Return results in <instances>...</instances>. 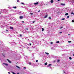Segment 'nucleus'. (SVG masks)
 I'll return each instance as SVG.
<instances>
[{
    "instance_id": "f257e3e1",
    "label": "nucleus",
    "mask_w": 74,
    "mask_h": 74,
    "mask_svg": "<svg viewBox=\"0 0 74 74\" xmlns=\"http://www.w3.org/2000/svg\"><path fill=\"white\" fill-rule=\"evenodd\" d=\"M38 4H39L38 2H36V3H34V5H38Z\"/></svg>"
},
{
    "instance_id": "f03ea898",
    "label": "nucleus",
    "mask_w": 74,
    "mask_h": 74,
    "mask_svg": "<svg viewBox=\"0 0 74 74\" xmlns=\"http://www.w3.org/2000/svg\"><path fill=\"white\" fill-rule=\"evenodd\" d=\"M3 64H5V66H7L8 65V64L5 63H3Z\"/></svg>"
},
{
    "instance_id": "7ed1b4c3",
    "label": "nucleus",
    "mask_w": 74,
    "mask_h": 74,
    "mask_svg": "<svg viewBox=\"0 0 74 74\" xmlns=\"http://www.w3.org/2000/svg\"><path fill=\"white\" fill-rule=\"evenodd\" d=\"M20 19H23V16H20Z\"/></svg>"
},
{
    "instance_id": "20e7f679",
    "label": "nucleus",
    "mask_w": 74,
    "mask_h": 74,
    "mask_svg": "<svg viewBox=\"0 0 74 74\" xmlns=\"http://www.w3.org/2000/svg\"><path fill=\"white\" fill-rule=\"evenodd\" d=\"M10 29H12V30H14V28H13V27H10Z\"/></svg>"
},
{
    "instance_id": "39448f33",
    "label": "nucleus",
    "mask_w": 74,
    "mask_h": 74,
    "mask_svg": "<svg viewBox=\"0 0 74 74\" xmlns=\"http://www.w3.org/2000/svg\"><path fill=\"white\" fill-rule=\"evenodd\" d=\"M48 16V15H47L45 16L44 18H47V17Z\"/></svg>"
},
{
    "instance_id": "423d86ee",
    "label": "nucleus",
    "mask_w": 74,
    "mask_h": 74,
    "mask_svg": "<svg viewBox=\"0 0 74 74\" xmlns=\"http://www.w3.org/2000/svg\"><path fill=\"white\" fill-rule=\"evenodd\" d=\"M52 65L51 64H49L48 66H47V67H49V66H51Z\"/></svg>"
},
{
    "instance_id": "0eeeda50",
    "label": "nucleus",
    "mask_w": 74,
    "mask_h": 74,
    "mask_svg": "<svg viewBox=\"0 0 74 74\" xmlns=\"http://www.w3.org/2000/svg\"><path fill=\"white\" fill-rule=\"evenodd\" d=\"M7 60H8V62H9V63H11V62L9 60H8V59H7Z\"/></svg>"
},
{
    "instance_id": "6e6552de",
    "label": "nucleus",
    "mask_w": 74,
    "mask_h": 74,
    "mask_svg": "<svg viewBox=\"0 0 74 74\" xmlns=\"http://www.w3.org/2000/svg\"><path fill=\"white\" fill-rule=\"evenodd\" d=\"M50 2L51 3H53V0H51V1Z\"/></svg>"
},
{
    "instance_id": "1a4fd4ad",
    "label": "nucleus",
    "mask_w": 74,
    "mask_h": 74,
    "mask_svg": "<svg viewBox=\"0 0 74 74\" xmlns=\"http://www.w3.org/2000/svg\"><path fill=\"white\" fill-rule=\"evenodd\" d=\"M69 15V14H68V13H66L65 14V15L66 16H67V15Z\"/></svg>"
},
{
    "instance_id": "9d476101",
    "label": "nucleus",
    "mask_w": 74,
    "mask_h": 74,
    "mask_svg": "<svg viewBox=\"0 0 74 74\" xmlns=\"http://www.w3.org/2000/svg\"><path fill=\"white\" fill-rule=\"evenodd\" d=\"M42 32H43L44 31V28H42Z\"/></svg>"
},
{
    "instance_id": "9b49d317",
    "label": "nucleus",
    "mask_w": 74,
    "mask_h": 74,
    "mask_svg": "<svg viewBox=\"0 0 74 74\" xmlns=\"http://www.w3.org/2000/svg\"><path fill=\"white\" fill-rule=\"evenodd\" d=\"M61 5H65V4L63 3H61Z\"/></svg>"
},
{
    "instance_id": "f8f14e48",
    "label": "nucleus",
    "mask_w": 74,
    "mask_h": 74,
    "mask_svg": "<svg viewBox=\"0 0 74 74\" xmlns=\"http://www.w3.org/2000/svg\"><path fill=\"white\" fill-rule=\"evenodd\" d=\"M72 3H74V0H72L71 1Z\"/></svg>"
},
{
    "instance_id": "ddd939ff",
    "label": "nucleus",
    "mask_w": 74,
    "mask_h": 74,
    "mask_svg": "<svg viewBox=\"0 0 74 74\" xmlns=\"http://www.w3.org/2000/svg\"><path fill=\"white\" fill-rule=\"evenodd\" d=\"M16 66V67H17V68H18V69L20 68V67L18 66Z\"/></svg>"
},
{
    "instance_id": "4468645a",
    "label": "nucleus",
    "mask_w": 74,
    "mask_h": 74,
    "mask_svg": "<svg viewBox=\"0 0 74 74\" xmlns=\"http://www.w3.org/2000/svg\"><path fill=\"white\" fill-rule=\"evenodd\" d=\"M69 58L70 60H71V59H72V58L70 57H69Z\"/></svg>"
},
{
    "instance_id": "2eb2a0df",
    "label": "nucleus",
    "mask_w": 74,
    "mask_h": 74,
    "mask_svg": "<svg viewBox=\"0 0 74 74\" xmlns=\"http://www.w3.org/2000/svg\"><path fill=\"white\" fill-rule=\"evenodd\" d=\"M46 54H47V55H49V53H47L45 52Z\"/></svg>"
},
{
    "instance_id": "dca6fc26",
    "label": "nucleus",
    "mask_w": 74,
    "mask_h": 74,
    "mask_svg": "<svg viewBox=\"0 0 74 74\" xmlns=\"http://www.w3.org/2000/svg\"><path fill=\"white\" fill-rule=\"evenodd\" d=\"M47 62H46L45 63V65H47Z\"/></svg>"
},
{
    "instance_id": "f3484780",
    "label": "nucleus",
    "mask_w": 74,
    "mask_h": 74,
    "mask_svg": "<svg viewBox=\"0 0 74 74\" xmlns=\"http://www.w3.org/2000/svg\"><path fill=\"white\" fill-rule=\"evenodd\" d=\"M13 8H14L15 9L16 8V7H13Z\"/></svg>"
},
{
    "instance_id": "a211bd4d",
    "label": "nucleus",
    "mask_w": 74,
    "mask_h": 74,
    "mask_svg": "<svg viewBox=\"0 0 74 74\" xmlns=\"http://www.w3.org/2000/svg\"><path fill=\"white\" fill-rule=\"evenodd\" d=\"M56 43H59V41H57L56 42Z\"/></svg>"
},
{
    "instance_id": "6ab92c4d",
    "label": "nucleus",
    "mask_w": 74,
    "mask_h": 74,
    "mask_svg": "<svg viewBox=\"0 0 74 74\" xmlns=\"http://www.w3.org/2000/svg\"><path fill=\"white\" fill-rule=\"evenodd\" d=\"M21 4H23V5H25V3H21Z\"/></svg>"
},
{
    "instance_id": "aec40b11",
    "label": "nucleus",
    "mask_w": 74,
    "mask_h": 74,
    "mask_svg": "<svg viewBox=\"0 0 74 74\" xmlns=\"http://www.w3.org/2000/svg\"><path fill=\"white\" fill-rule=\"evenodd\" d=\"M65 19V18H62L61 19V20H64Z\"/></svg>"
},
{
    "instance_id": "412c9836",
    "label": "nucleus",
    "mask_w": 74,
    "mask_h": 74,
    "mask_svg": "<svg viewBox=\"0 0 74 74\" xmlns=\"http://www.w3.org/2000/svg\"><path fill=\"white\" fill-rule=\"evenodd\" d=\"M30 14L31 15H33V13H30Z\"/></svg>"
},
{
    "instance_id": "4be33fe9",
    "label": "nucleus",
    "mask_w": 74,
    "mask_h": 74,
    "mask_svg": "<svg viewBox=\"0 0 74 74\" xmlns=\"http://www.w3.org/2000/svg\"><path fill=\"white\" fill-rule=\"evenodd\" d=\"M57 62H60V60H58Z\"/></svg>"
},
{
    "instance_id": "5701e85b",
    "label": "nucleus",
    "mask_w": 74,
    "mask_h": 74,
    "mask_svg": "<svg viewBox=\"0 0 74 74\" xmlns=\"http://www.w3.org/2000/svg\"><path fill=\"white\" fill-rule=\"evenodd\" d=\"M72 22H74V20H73L72 21Z\"/></svg>"
},
{
    "instance_id": "b1692460",
    "label": "nucleus",
    "mask_w": 74,
    "mask_h": 74,
    "mask_svg": "<svg viewBox=\"0 0 74 74\" xmlns=\"http://www.w3.org/2000/svg\"><path fill=\"white\" fill-rule=\"evenodd\" d=\"M12 73L13 74H15V73L13 72H12Z\"/></svg>"
},
{
    "instance_id": "393cba45",
    "label": "nucleus",
    "mask_w": 74,
    "mask_h": 74,
    "mask_svg": "<svg viewBox=\"0 0 74 74\" xmlns=\"http://www.w3.org/2000/svg\"><path fill=\"white\" fill-rule=\"evenodd\" d=\"M49 19H51V17H49Z\"/></svg>"
},
{
    "instance_id": "a878e982",
    "label": "nucleus",
    "mask_w": 74,
    "mask_h": 74,
    "mask_svg": "<svg viewBox=\"0 0 74 74\" xmlns=\"http://www.w3.org/2000/svg\"><path fill=\"white\" fill-rule=\"evenodd\" d=\"M36 63L38 62V60H36Z\"/></svg>"
},
{
    "instance_id": "bb28decb",
    "label": "nucleus",
    "mask_w": 74,
    "mask_h": 74,
    "mask_svg": "<svg viewBox=\"0 0 74 74\" xmlns=\"http://www.w3.org/2000/svg\"><path fill=\"white\" fill-rule=\"evenodd\" d=\"M67 18H69V16H68L67 17Z\"/></svg>"
},
{
    "instance_id": "cd10ccee",
    "label": "nucleus",
    "mask_w": 74,
    "mask_h": 74,
    "mask_svg": "<svg viewBox=\"0 0 74 74\" xmlns=\"http://www.w3.org/2000/svg\"><path fill=\"white\" fill-rule=\"evenodd\" d=\"M71 14H73L74 15V13L73 12H71Z\"/></svg>"
},
{
    "instance_id": "c85d7f7f",
    "label": "nucleus",
    "mask_w": 74,
    "mask_h": 74,
    "mask_svg": "<svg viewBox=\"0 0 74 74\" xmlns=\"http://www.w3.org/2000/svg\"><path fill=\"white\" fill-rule=\"evenodd\" d=\"M68 42H69V43L71 42V41H68Z\"/></svg>"
},
{
    "instance_id": "c756f323",
    "label": "nucleus",
    "mask_w": 74,
    "mask_h": 74,
    "mask_svg": "<svg viewBox=\"0 0 74 74\" xmlns=\"http://www.w3.org/2000/svg\"><path fill=\"white\" fill-rule=\"evenodd\" d=\"M51 44H53V42H51Z\"/></svg>"
},
{
    "instance_id": "7c9ffc66",
    "label": "nucleus",
    "mask_w": 74,
    "mask_h": 74,
    "mask_svg": "<svg viewBox=\"0 0 74 74\" xmlns=\"http://www.w3.org/2000/svg\"><path fill=\"white\" fill-rule=\"evenodd\" d=\"M20 37H22V35H21V34H20Z\"/></svg>"
},
{
    "instance_id": "2f4dec72",
    "label": "nucleus",
    "mask_w": 74,
    "mask_h": 74,
    "mask_svg": "<svg viewBox=\"0 0 74 74\" xmlns=\"http://www.w3.org/2000/svg\"><path fill=\"white\" fill-rule=\"evenodd\" d=\"M62 33V32H60V34H61Z\"/></svg>"
},
{
    "instance_id": "473e14b6",
    "label": "nucleus",
    "mask_w": 74,
    "mask_h": 74,
    "mask_svg": "<svg viewBox=\"0 0 74 74\" xmlns=\"http://www.w3.org/2000/svg\"><path fill=\"white\" fill-rule=\"evenodd\" d=\"M64 74H66V72H65V71H64Z\"/></svg>"
},
{
    "instance_id": "72a5a7b5",
    "label": "nucleus",
    "mask_w": 74,
    "mask_h": 74,
    "mask_svg": "<svg viewBox=\"0 0 74 74\" xmlns=\"http://www.w3.org/2000/svg\"><path fill=\"white\" fill-rule=\"evenodd\" d=\"M38 12H40V10L38 11Z\"/></svg>"
},
{
    "instance_id": "f704fd0d",
    "label": "nucleus",
    "mask_w": 74,
    "mask_h": 74,
    "mask_svg": "<svg viewBox=\"0 0 74 74\" xmlns=\"http://www.w3.org/2000/svg\"><path fill=\"white\" fill-rule=\"evenodd\" d=\"M6 32H8V30H7V29H6Z\"/></svg>"
},
{
    "instance_id": "c9c22d12",
    "label": "nucleus",
    "mask_w": 74,
    "mask_h": 74,
    "mask_svg": "<svg viewBox=\"0 0 74 74\" xmlns=\"http://www.w3.org/2000/svg\"><path fill=\"white\" fill-rule=\"evenodd\" d=\"M22 23H24V21H22Z\"/></svg>"
},
{
    "instance_id": "e433bc0d",
    "label": "nucleus",
    "mask_w": 74,
    "mask_h": 74,
    "mask_svg": "<svg viewBox=\"0 0 74 74\" xmlns=\"http://www.w3.org/2000/svg\"><path fill=\"white\" fill-rule=\"evenodd\" d=\"M26 30H28V28H26Z\"/></svg>"
},
{
    "instance_id": "4c0bfd02",
    "label": "nucleus",
    "mask_w": 74,
    "mask_h": 74,
    "mask_svg": "<svg viewBox=\"0 0 74 74\" xmlns=\"http://www.w3.org/2000/svg\"><path fill=\"white\" fill-rule=\"evenodd\" d=\"M19 0H17V2H19Z\"/></svg>"
},
{
    "instance_id": "58836bf2",
    "label": "nucleus",
    "mask_w": 74,
    "mask_h": 74,
    "mask_svg": "<svg viewBox=\"0 0 74 74\" xmlns=\"http://www.w3.org/2000/svg\"><path fill=\"white\" fill-rule=\"evenodd\" d=\"M62 28H63V27H61L60 28V29H62Z\"/></svg>"
},
{
    "instance_id": "ea45409f",
    "label": "nucleus",
    "mask_w": 74,
    "mask_h": 74,
    "mask_svg": "<svg viewBox=\"0 0 74 74\" xmlns=\"http://www.w3.org/2000/svg\"><path fill=\"white\" fill-rule=\"evenodd\" d=\"M23 69H26V67H24L23 68Z\"/></svg>"
},
{
    "instance_id": "a19ab883",
    "label": "nucleus",
    "mask_w": 74,
    "mask_h": 74,
    "mask_svg": "<svg viewBox=\"0 0 74 74\" xmlns=\"http://www.w3.org/2000/svg\"><path fill=\"white\" fill-rule=\"evenodd\" d=\"M29 45H32V44L31 43L29 44Z\"/></svg>"
},
{
    "instance_id": "79ce46f5",
    "label": "nucleus",
    "mask_w": 74,
    "mask_h": 74,
    "mask_svg": "<svg viewBox=\"0 0 74 74\" xmlns=\"http://www.w3.org/2000/svg\"><path fill=\"white\" fill-rule=\"evenodd\" d=\"M8 73L9 74H10V73L9 72H8Z\"/></svg>"
},
{
    "instance_id": "37998d69",
    "label": "nucleus",
    "mask_w": 74,
    "mask_h": 74,
    "mask_svg": "<svg viewBox=\"0 0 74 74\" xmlns=\"http://www.w3.org/2000/svg\"><path fill=\"white\" fill-rule=\"evenodd\" d=\"M32 22H33V23H34V22H35V21H33Z\"/></svg>"
},
{
    "instance_id": "c03bdc74",
    "label": "nucleus",
    "mask_w": 74,
    "mask_h": 74,
    "mask_svg": "<svg viewBox=\"0 0 74 74\" xmlns=\"http://www.w3.org/2000/svg\"><path fill=\"white\" fill-rule=\"evenodd\" d=\"M58 1H60V0H58Z\"/></svg>"
},
{
    "instance_id": "a18cd8bd",
    "label": "nucleus",
    "mask_w": 74,
    "mask_h": 74,
    "mask_svg": "<svg viewBox=\"0 0 74 74\" xmlns=\"http://www.w3.org/2000/svg\"><path fill=\"white\" fill-rule=\"evenodd\" d=\"M29 64H31V62H29Z\"/></svg>"
},
{
    "instance_id": "49530a36",
    "label": "nucleus",
    "mask_w": 74,
    "mask_h": 74,
    "mask_svg": "<svg viewBox=\"0 0 74 74\" xmlns=\"http://www.w3.org/2000/svg\"><path fill=\"white\" fill-rule=\"evenodd\" d=\"M68 35H69V36H70V34H68Z\"/></svg>"
},
{
    "instance_id": "de8ad7c7",
    "label": "nucleus",
    "mask_w": 74,
    "mask_h": 74,
    "mask_svg": "<svg viewBox=\"0 0 74 74\" xmlns=\"http://www.w3.org/2000/svg\"><path fill=\"white\" fill-rule=\"evenodd\" d=\"M0 14H1V12H0Z\"/></svg>"
},
{
    "instance_id": "09e8293b",
    "label": "nucleus",
    "mask_w": 74,
    "mask_h": 74,
    "mask_svg": "<svg viewBox=\"0 0 74 74\" xmlns=\"http://www.w3.org/2000/svg\"><path fill=\"white\" fill-rule=\"evenodd\" d=\"M73 56H74V54H73Z\"/></svg>"
},
{
    "instance_id": "8fccbe9b",
    "label": "nucleus",
    "mask_w": 74,
    "mask_h": 74,
    "mask_svg": "<svg viewBox=\"0 0 74 74\" xmlns=\"http://www.w3.org/2000/svg\"><path fill=\"white\" fill-rule=\"evenodd\" d=\"M3 56H4V55H3Z\"/></svg>"
}]
</instances>
